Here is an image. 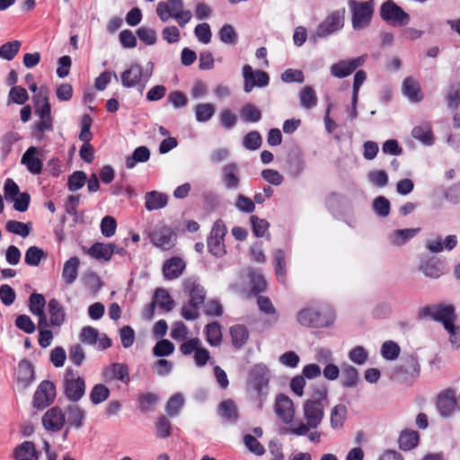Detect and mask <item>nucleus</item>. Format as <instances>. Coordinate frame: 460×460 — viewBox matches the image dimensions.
<instances>
[{
  "label": "nucleus",
  "instance_id": "8",
  "mask_svg": "<svg viewBox=\"0 0 460 460\" xmlns=\"http://www.w3.org/2000/svg\"><path fill=\"white\" fill-rule=\"evenodd\" d=\"M349 6L352 12V26L355 30H361L367 27L371 20L374 11L373 0L357 2L351 0Z\"/></svg>",
  "mask_w": 460,
  "mask_h": 460
},
{
  "label": "nucleus",
  "instance_id": "31",
  "mask_svg": "<svg viewBox=\"0 0 460 460\" xmlns=\"http://www.w3.org/2000/svg\"><path fill=\"white\" fill-rule=\"evenodd\" d=\"M402 93L411 102L422 100V93L419 83L411 77H407L402 83Z\"/></svg>",
  "mask_w": 460,
  "mask_h": 460
},
{
  "label": "nucleus",
  "instance_id": "41",
  "mask_svg": "<svg viewBox=\"0 0 460 460\" xmlns=\"http://www.w3.org/2000/svg\"><path fill=\"white\" fill-rule=\"evenodd\" d=\"M22 43L19 40L8 41L0 46V58L11 61L18 54Z\"/></svg>",
  "mask_w": 460,
  "mask_h": 460
},
{
  "label": "nucleus",
  "instance_id": "38",
  "mask_svg": "<svg viewBox=\"0 0 460 460\" xmlns=\"http://www.w3.org/2000/svg\"><path fill=\"white\" fill-rule=\"evenodd\" d=\"M341 385L346 388H352L358 385V370L349 365H345L341 368Z\"/></svg>",
  "mask_w": 460,
  "mask_h": 460
},
{
  "label": "nucleus",
  "instance_id": "17",
  "mask_svg": "<svg viewBox=\"0 0 460 460\" xmlns=\"http://www.w3.org/2000/svg\"><path fill=\"white\" fill-rule=\"evenodd\" d=\"M65 414L59 407L49 409L42 417V425L47 430L59 431L65 424Z\"/></svg>",
  "mask_w": 460,
  "mask_h": 460
},
{
  "label": "nucleus",
  "instance_id": "39",
  "mask_svg": "<svg viewBox=\"0 0 460 460\" xmlns=\"http://www.w3.org/2000/svg\"><path fill=\"white\" fill-rule=\"evenodd\" d=\"M412 137L422 143H429L433 141V134L431 127L429 123H422L413 128L411 131Z\"/></svg>",
  "mask_w": 460,
  "mask_h": 460
},
{
  "label": "nucleus",
  "instance_id": "18",
  "mask_svg": "<svg viewBox=\"0 0 460 460\" xmlns=\"http://www.w3.org/2000/svg\"><path fill=\"white\" fill-rule=\"evenodd\" d=\"M40 156V150L34 146H31L23 154L21 163L27 167L30 172L39 174L42 171V161Z\"/></svg>",
  "mask_w": 460,
  "mask_h": 460
},
{
  "label": "nucleus",
  "instance_id": "37",
  "mask_svg": "<svg viewBox=\"0 0 460 460\" xmlns=\"http://www.w3.org/2000/svg\"><path fill=\"white\" fill-rule=\"evenodd\" d=\"M419 439L420 436L417 431L405 429L400 434L399 447L402 450H411L418 445Z\"/></svg>",
  "mask_w": 460,
  "mask_h": 460
},
{
  "label": "nucleus",
  "instance_id": "35",
  "mask_svg": "<svg viewBox=\"0 0 460 460\" xmlns=\"http://www.w3.org/2000/svg\"><path fill=\"white\" fill-rule=\"evenodd\" d=\"M223 181L226 187L229 190H236L238 188L240 180L237 175V167L234 164L224 166Z\"/></svg>",
  "mask_w": 460,
  "mask_h": 460
},
{
  "label": "nucleus",
  "instance_id": "25",
  "mask_svg": "<svg viewBox=\"0 0 460 460\" xmlns=\"http://www.w3.org/2000/svg\"><path fill=\"white\" fill-rule=\"evenodd\" d=\"M49 314L50 316V325L59 327L66 318L64 306L56 298H52L48 304Z\"/></svg>",
  "mask_w": 460,
  "mask_h": 460
},
{
  "label": "nucleus",
  "instance_id": "27",
  "mask_svg": "<svg viewBox=\"0 0 460 460\" xmlns=\"http://www.w3.org/2000/svg\"><path fill=\"white\" fill-rule=\"evenodd\" d=\"M13 456L16 460H38L39 453L33 442L24 441L14 448Z\"/></svg>",
  "mask_w": 460,
  "mask_h": 460
},
{
  "label": "nucleus",
  "instance_id": "64",
  "mask_svg": "<svg viewBox=\"0 0 460 460\" xmlns=\"http://www.w3.org/2000/svg\"><path fill=\"white\" fill-rule=\"evenodd\" d=\"M208 248L209 252L217 257H221L226 252L224 240L213 236L208 239Z\"/></svg>",
  "mask_w": 460,
  "mask_h": 460
},
{
  "label": "nucleus",
  "instance_id": "10",
  "mask_svg": "<svg viewBox=\"0 0 460 460\" xmlns=\"http://www.w3.org/2000/svg\"><path fill=\"white\" fill-rule=\"evenodd\" d=\"M380 15L393 25H406L410 21V15L392 0H387L381 5Z\"/></svg>",
  "mask_w": 460,
  "mask_h": 460
},
{
  "label": "nucleus",
  "instance_id": "63",
  "mask_svg": "<svg viewBox=\"0 0 460 460\" xmlns=\"http://www.w3.org/2000/svg\"><path fill=\"white\" fill-rule=\"evenodd\" d=\"M99 332L92 327L85 326L82 329L80 333V340L82 342L89 345H96L98 341Z\"/></svg>",
  "mask_w": 460,
  "mask_h": 460
},
{
  "label": "nucleus",
  "instance_id": "12",
  "mask_svg": "<svg viewBox=\"0 0 460 460\" xmlns=\"http://www.w3.org/2000/svg\"><path fill=\"white\" fill-rule=\"evenodd\" d=\"M35 112L40 117V121L36 124L32 135L37 142H40L44 140V132L52 130V117L50 104L49 103V102H44L40 106L35 108Z\"/></svg>",
  "mask_w": 460,
  "mask_h": 460
},
{
  "label": "nucleus",
  "instance_id": "29",
  "mask_svg": "<svg viewBox=\"0 0 460 460\" xmlns=\"http://www.w3.org/2000/svg\"><path fill=\"white\" fill-rule=\"evenodd\" d=\"M167 202V196L156 190L146 192L145 195V207L148 211L163 208Z\"/></svg>",
  "mask_w": 460,
  "mask_h": 460
},
{
  "label": "nucleus",
  "instance_id": "20",
  "mask_svg": "<svg viewBox=\"0 0 460 460\" xmlns=\"http://www.w3.org/2000/svg\"><path fill=\"white\" fill-rule=\"evenodd\" d=\"M456 406L455 392L453 390H446L439 394L437 399V408L443 417H448L452 414Z\"/></svg>",
  "mask_w": 460,
  "mask_h": 460
},
{
  "label": "nucleus",
  "instance_id": "47",
  "mask_svg": "<svg viewBox=\"0 0 460 460\" xmlns=\"http://www.w3.org/2000/svg\"><path fill=\"white\" fill-rule=\"evenodd\" d=\"M87 181L86 173L83 171H75L69 175L67 180V189L74 192L82 189Z\"/></svg>",
  "mask_w": 460,
  "mask_h": 460
},
{
  "label": "nucleus",
  "instance_id": "40",
  "mask_svg": "<svg viewBox=\"0 0 460 460\" xmlns=\"http://www.w3.org/2000/svg\"><path fill=\"white\" fill-rule=\"evenodd\" d=\"M150 157V152L145 146H140L135 149L131 156L126 159V166L133 168L137 163L146 162Z\"/></svg>",
  "mask_w": 460,
  "mask_h": 460
},
{
  "label": "nucleus",
  "instance_id": "7",
  "mask_svg": "<svg viewBox=\"0 0 460 460\" xmlns=\"http://www.w3.org/2000/svg\"><path fill=\"white\" fill-rule=\"evenodd\" d=\"M63 388L66 397L71 402H78L85 393L84 378L77 376L74 369L68 367L63 379Z\"/></svg>",
  "mask_w": 460,
  "mask_h": 460
},
{
  "label": "nucleus",
  "instance_id": "43",
  "mask_svg": "<svg viewBox=\"0 0 460 460\" xmlns=\"http://www.w3.org/2000/svg\"><path fill=\"white\" fill-rule=\"evenodd\" d=\"M155 302L159 307L166 312H170L174 307V301L169 293L164 288H158L155 293Z\"/></svg>",
  "mask_w": 460,
  "mask_h": 460
},
{
  "label": "nucleus",
  "instance_id": "50",
  "mask_svg": "<svg viewBox=\"0 0 460 460\" xmlns=\"http://www.w3.org/2000/svg\"><path fill=\"white\" fill-rule=\"evenodd\" d=\"M46 305V299L43 295L39 293H32L29 297V309L30 312L36 315L44 313Z\"/></svg>",
  "mask_w": 460,
  "mask_h": 460
},
{
  "label": "nucleus",
  "instance_id": "51",
  "mask_svg": "<svg viewBox=\"0 0 460 460\" xmlns=\"http://www.w3.org/2000/svg\"><path fill=\"white\" fill-rule=\"evenodd\" d=\"M155 436L158 438H166L171 436L172 424L171 421L165 416H160L155 424Z\"/></svg>",
  "mask_w": 460,
  "mask_h": 460
},
{
  "label": "nucleus",
  "instance_id": "11",
  "mask_svg": "<svg viewBox=\"0 0 460 460\" xmlns=\"http://www.w3.org/2000/svg\"><path fill=\"white\" fill-rule=\"evenodd\" d=\"M243 91L251 93L254 87H265L270 83L268 73L261 70L253 71L250 65L243 66Z\"/></svg>",
  "mask_w": 460,
  "mask_h": 460
},
{
  "label": "nucleus",
  "instance_id": "22",
  "mask_svg": "<svg viewBox=\"0 0 460 460\" xmlns=\"http://www.w3.org/2000/svg\"><path fill=\"white\" fill-rule=\"evenodd\" d=\"M34 367L27 360L22 359L19 362L17 372V384L26 389L34 380Z\"/></svg>",
  "mask_w": 460,
  "mask_h": 460
},
{
  "label": "nucleus",
  "instance_id": "62",
  "mask_svg": "<svg viewBox=\"0 0 460 460\" xmlns=\"http://www.w3.org/2000/svg\"><path fill=\"white\" fill-rule=\"evenodd\" d=\"M250 221L252 226V232L254 235L257 237H262L270 226L269 223L265 219L260 218L257 216H252L250 217Z\"/></svg>",
  "mask_w": 460,
  "mask_h": 460
},
{
  "label": "nucleus",
  "instance_id": "53",
  "mask_svg": "<svg viewBox=\"0 0 460 460\" xmlns=\"http://www.w3.org/2000/svg\"><path fill=\"white\" fill-rule=\"evenodd\" d=\"M109 396L110 390L102 384L95 385L90 393V400L93 404H99L106 401Z\"/></svg>",
  "mask_w": 460,
  "mask_h": 460
},
{
  "label": "nucleus",
  "instance_id": "57",
  "mask_svg": "<svg viewBox=\"0 0 460 460\" xmlns=\"http://www.w3.org/2000/svg\"><path fill=\"white\" fill-rule=\"evenodd\" d=\"M372 207L375 213L381 217H385L390 213V201L384 196L376 198Z\"/></svg>",
  "mask_w": 460,
  "mask_h": 460
},
{
  "label": "nucleus",
  "instance_id": "56",
  "mask_svg": "<svg viewBox=\"0 0 460 460\" xmlns=\"http://www.w3.org/2000/svg\"><path fill=\"white\" fill-rule=\"evenodd\" d=\"M9 102H14L19 105L24 104L29 100V94L25 88L22 86H13L8 94Z\"/></svg>",
  "mask_w": 460,
  "mask_h": 460
},
{
  "label": "nucleus",
  "instance_id": "59",
  "mask_svg": "<svg viewBox=\"0 0 460 460\" xmlns=\"http://www.w3.org/2000/svg\"><path fill=\"white\" fill-rule=\"evenodd\" d=\"M174 350V345L169 340H161L156 342L153 348V353L156 357H166L171 355Z\"/></svg>",
  "mask_w": 460,
  "mask_h": 460
},
{
  "label": "nucleus",
  "instance_id": "60",
  "mask_svg": "<svg viewBox=\"0 0 460 460\" xmlns=\"http://www.w3.org/2000/svg\"><path fill=\"white\" fill-rule=\"evenodd\" d=\"M84 283L92 293L98 292L102 286L100 277L93 271H89L84 274Z\"/></svg>",
  "mask_w": 460,
  "mask_h": 460
},
{
  "label": "nucleus",
  "instance_id": "48",
  "mask_svg": "<svg viewBox=\"0 0 460 460\" xmlns=\"http://www.w3.org/2000/svg\"><path fill=\"white\" fill-rule=\"evenodd\" d=\"M347 415V408L344 404H338L333 407L331 412V426L333 429L342 427Z\"/></svg>",
  "mask_w": 460,
  "mask_h": 460
},
{
  "label": "nucleus",
  "instance_id": "33",
  "mask_svg": "<svg viewBox=\"0 0 460 460\" xmlns=\"http://www.w3.org/2000/svg\"><path fill=\"white\" fill-rule=\"evenodd\" d=\"M218 413L221 418L230 423H234L238 418L237 407L234 401L225 400L218 406Z\"/></svg>",
  "mask_w": 460,
  "mask_h": 460
},
{
  "label": "nucleus",
  "instance_id": "2",
  "mask_svg": "<svg viewBox=\"0 0 460 460\" xmlns=\"http://www.w3.org/2000/svg\"><path fill=\"white\" fill-rule=\"evenodd\" d=\"M155 11L163 22L173 19L181 28L185 27L192 18L191 11L184 9L183 0L161 1L157 4Z\"/></svg>",
  "mask_w": 460,
  "mask_h": 460
},
{
  "label": "nucleus",
  "instance_id": "5",
  "mask_svg": "<svg viewBox=\"0 0 460 460\" xmlns=\"http://www.w3.org/2000/svg\"><path fill=\"white\" fill-rule=\"evenodd\" d=\"M270 370L263 364L255 365L250 373V383L257 394V406L261 409L269 394Z\"/></svg>",
  "mask_w": 460,
  "mask_h": 460
},
{
  "label": "nucleus",
  "instance_id": "61",
  "mask_svg": "<svg viewBox=\"0 0 460 460\" xmlns=\"http://www.w3.org/2000/svg\"><path fill=\"white\" fill-rule=\"evenodd\" d=\"M15 326L26 332V333H33L36 330V325L31 319V317L27 314H20L15 319Z\"/></svg>",
  "mask_w": 460,
  "mask_h": 460
},
{
  "label": "nucleus",
  "instance_id": "58",
  "mask_svg": "<svg viewBox=\"0 0 460 460\" xmlns=\"http://www.w3.org/2000/svg\"><path fill=\"white\" fill-rule=\"evenodd\" d=\"M400 350V347L396 342L387 341L383 343L381 353L385 359L394 360L398 358Z\"/></svg>",
  "mask_w": 460,
  "mask_h": 460
},
{
  "label": "nucleus",
  "instance_id": "54",
  "mask_svg": "<svg viewBox=\"0 0 460 460\" xmlns=\"http://www.w3.org/2000/svg\"><path fill=\"white\" fill-rule=\"evenodd\" d=\"M207 341L211 346H218L222 341L220 325L217 323L207 325Z\"/></svg>",
  "mask_w": 460,
  "mask_h": 460
},
{
  "label": "nucleus",
  "instance_id": "21",
  "mask_svg": "<svg viewBox=\"0 0 460 460\" xmlns=\"http://www.w3.org/2000/svg\"><path fill=\"white\" fill-rule=\"evenodd\" d=\"M395 372L402 377L418 376L420 373V364L417 358L413 355L402 357L401 364L395 367Z\"/></svg>",
  "mask_w": 460,
  "mask_h": 460
},
{
  "label": "nucleus",
  "instance_id": "15",
  "mask_svg": "<svg viewBox=\"0 0 460 460\" xmlns=\"http://www.w3.org/2000/svg\"><path fill=\"white\" fill-rule=\"evenodd\" d=\"M56 397V387L50 381L41 382L33 396V406L43 409L49 406Z\"/></svg>",
  "mask_w": 460,
  "mask_h": 460
},
{
  "label": "nucleus",
  "instance_id": "6",
  "mask_svg": "<svg viewBox=\"0 0 460 460\" xmlns=\"http://www.w3.org/2000/svg\"><path fill=\"white\" fill-rule=\"evenodd\" d=\"M419 316L420 318L430 317L432 320L441 323L445 329H448L456 320L455 307L452 305L424 306L420 310Z\"/></svg>",
  "mask_w": 460,
  "mask_h": 460
},
{
  "label": "nucleus",
  "instance_id": "45",
  "mask_svg": "<svg viewBox=\"0 0 460 460\" xmlns=\"http://www.w3.org/2000/svg\"><path fill=\"white\" fill-rule=\"evenodd\" d=\"M67 421L70 425L75 428H80L83 425V420L84 418V411L77 405H69L66 408Z\"/></svg>",
  "mask_w": 460,
  "mask_h": 460
},
{
  "label": "nucleus",
  "instance_id": "42",
  "mask_svg": "<svg viewBox=\"0 0 460 460\" xmlns=\"http://www.w3.org/2000/svg\"><path fill=\"white\" fill-rule=\"evenodd\" d=\"M46 257L47 253L41 248L31 246L25 252L24 261L27 265L36 267Z\"/></svg>",
  "mask_w": 460,
  "mask_h": 460
},
{
  "label": "nucleus",
  "instance_id": "52",
  "mask_svg": "<svg viewBox=\"0 0 460 460\" xmlns=\"http://www.w3.org/2000/svg\"><path fill=\"white\" fill-rule=\"evenodd\" d=\"M240 116L244 121L254 123L261 119V112L253 104L247 103L242 108Z\"/></svg>",
  "mask_w": 460,
  "mask_h": 460
},
{
  "label": "nucleus",
  "instance_id": "9",
  "mask_svg": "<svg viewBox=\"0 0 460 460\" xmlns=\"http://www.w3.org/2000/svg\"><path fill=\"white\" fill-rule=\"evenodd\" d=\"M345 8L332 11L317 28L316 35L319 38H324L332 34L344 26Z\"/></svg>",
  "mask_w": 460,
  "mask_h": 460
},
{
  "label": "nucleus",
  "instance_id": "1",
  "mask_svg": "<svg viewBox=\"0 0 460 460\" xmlns=\"http://www.w3.org/2000/svg\"><path fill=\"white\" fill-rule=\"evenodd\" d=\"M313 399L304 402L303 411L305 423L297 422L288 429V432L296 436L307 435L310 429H315L321 424L324 416L323 401L327 397V390L314 392Z\"/></svg>",
  "mask_w": 460,
  "mask_h": 460
},
{
  "label": "nucleus",
  "instance_id": "23",
  "mask_svg": "<svg viewBox=\"0 0 460 460\" xmlns=\"http://www.w3.org/2000/svg\"><path fill=\"white\" fill-rule=\"evenodd\" d=\"M184 289L189 292L190 305L200 306L204 304L206 291L201 285L195 280L187 279L184 282Z\"/></svg>",
  "mask_w": 460,
  "mask_h": 460
},
{
  "label": "nucleus",
  "instance_id": "46",
  "mask_svg": "<svg viewBox=\"0 0 460 460\" xmlns=\"http://www.w3.org/2000/svg\"><path fill=\"white\" fill-rule=\"evenodd\" d=\"M275 271L279 281L286 282V261L285 253L279 249L274 252Z\"/></svg>",
  "mask_w": 460,
  "mask_h": 460
},
{
  "label": "nucleus",
  "instance_id": "19",
  "mask_svg": "<svg viewBox=\"0 0 460 460\" xmlns=\"http://www.w3.org/2000/svg\"><path fill=\"white\" fill-rule=\"evenodd\" d=\"M102 378L105 382L119 380L124 384L129 382V373L128 366L122 363H113L102 371Z\"/></svg>",
  "mask_w": 460,
  "mask_h": 460
},
{
  "label": "nucleus",
  "instance_id": "13",
  "mask_svg": "<svg viewBox=\"0 0 460 460\" xmlns=\"http://www.w3.org/2000/svg\"><path fill=\"white\" fill-rule=\"evenodd\" d=\"M149 238L151 243L162 251H168L175 245L176 236L168 226L155 228L149 234Z\"/></svg>",
  "mask_w": 460,
  "mask_h": 460
},
{
  "label": "nucleus",
  "instance_id": "49",
  "mask_svg": "<svg viewBox=\"0 0 460 460\" xmlns=\"http://www.w3.org/2000/svg\"><path fill=\"white\" fill-rule=\"evenodd\" d=\"M215 106L211 103H200L195 107V117L199 122L209 120L215 114Z\"/></svg>",
  "mask_w": 460,
  "mask_h": 460
},
{
  "label": "nucleus",
  "instance_id": "14",
  "mask_svg": "<svg viewBox=\"0 0 460 460\" xmlns=\"http://www.w3.org/2000/svg\"><path fill=\"white\" fill-rule=\"evenodd\" d=\"M367 58V55H362L349 60H341L331 66V74L337 78H344L363 66Z\"/></svg>",
  "mask_w": 460,
  "mask_h": 460
},
{
  "label": "nucleus",
  "instance_id": "30",
  "mask_svg": "<svg viewBox=\"0 0 460 460\" xmlns=\"http://www.w3.org/2000/svg\"><path fill=\"white\" fill-rule=\"evenodd\" d=\"M79 265L80 261L76 256L71 257L65 262L62 270V279L66 285H71L75 281L78 275Z\"/></svg>",
  "mask_w": 460,
  "mask_h": 460
},
{
  "label": "nucleus",
  "instance_id": "55",
  "mask_svg": "<svg viewBox=\"0 0 460 460\" xmlns=\"http://www.w3.org/2000/svg\"><path fill=\"white\" fill-rule=\"evenodd\" d=\"M5 229L13 234L20 235L22 237H26L31 233V227L28 224L16 221V220H9L5 225Z\"/></svg>",
  "mask_w": 460,
  "mask_h": 460
},
{
  "label": "nucleus",
  "instance_id": "26",
  "mask_svg": "<svg viewBox=\"0 0 460 460\" xmlns=\"http://www.w3.org/2000/svg\"><path fill=\"white\" fill-rule=\"evenodd\" d=\"M420 228L394 230L388 235V241L394 246H402L409 240L413 238L420 232Z\"/></svg>",
  "mask_w": 460,
  "mask_h": 460
},
{
  "label": "nucleus",
  "instance_id": "24",
  "mask_svg": "<svg viewBox=\"0 0 460 460\" xmlns=\"http://www.w3.org/2000/svg\"><path fill=\"white\" fill-rule=\"evenodd\" d=\"M185 269V262L179 257L166 261L163 267L164 276L166 279H174L180 277Z\"/></svg>",
  "mask_w": 460,
  "mask_h": 460
},
{
  "label": "nucleus",
  "instance_id": "32",
  "mask_svg": "<svg viewBox=\"0 0 460 460\" xmlns=\"http://www.w3.org/2000/svg\"><path fill=\"white\" fill-rule=\"evenodd\" d=\"M86 253L96 260L108 261L111 259L112 250L110 243H95L87 249Z\"/></svg>",
  "mask_w": 460,
  "mask_h": 460
},
{
  "label": "nucleus",
  "instance_id": "34",
  "mask_svg": "<svg viewBox=\"0 0 460 460\" xmlns=\"http://www.w3.org/2000/svg\"><path fill=\"white\" fill-rule=\"evenodd\" d=\"M300 105L304 109L311 110L317 105V95L312 86L306 85L303 87L299 93Z\"/></svg>",
  "mask_w": 460,
  "mask_h": 460
},
{
  "label": "nucleus",
  "instance_id": "28",
  "mask_svg": "<svg viewBox=\"0 0 460 460\" xmlns=\"http://www.w3.org/2000/svg\"><path fill=\"white\" fill-rule=\"evenodd\" d=\"M419 269L424 275L430 278H438L442 272L438 260L427 255L421 257Z\"/></svg>",
  "mask_w": 460,
  "mask_h": 460
},
{
  "label": "nucleus",
  "instance_id": "44",
  "mask_svg": "<svg viewBox=\"0 0 460 460\" xmlns=\"http://www.w3.org/2000/svg\"><path fill=\"white\" fill-rule=\"evenodd\" d=\"M183 405L184 398L181 394L177 393L167 401L165 411L170 417H175L178 415Z\"/></svg>",
  "mask_w": 460,
  "mask_h": 460
},
{
  "label": "nucleus",
  "instance_id": "36",
  "mask_svg": "<svg viewBox=\"0 0 460 460\" xmlns=\"http://www.w3.org/2000/svg\"><path fill=\"white\" fill-rule=\"evenodd\" d=\"M230 334L232 337L233 345L240 349L248 341L249 332L248 329L243 324H236L230 328Z\"/></svg>",
  "mask_w": 460,
  "mask_h": 460
},
{
  "label": "nucleus",
  "instance_id": "3",
  "mask_svg": "<svg viewBox=\"0 0 460 460\" xmlns=\"http://www.w3.org/2000/svg\"><path fill=\"white\" fill-rule=\"evenodd\" d=\"M153 63L149 62L144 68L137 63H132L120 74L121 84L126 88L137 87L139 93H143L153 74Z\"/></svg>",
  "mask_w": 460,
  "mask_h": 460
},
{
  "label": "nucleus",
  "instance_id": "16",
  "mask_svg": "<svg viewBox=\"0 0 460 460\" xmlns=\"http://www.w3.org/2000/svg\"><path fill=\"white\" fill-rule=\"evenodd\" d=\"M274 410L284 423L288 424L293 421L295 409L293 402L288 396L279 394L275 400Z\"/></svg>",
  "mask_w": 460,
  "mask_h": 460
},
{
  "label": "nucleus",
  "instance_id": "4",
  "mask_svg": "<svg viewBox=\"0 0 460 460\" xmlns=\"http://www.w3.org/2000/svg\"><path fill=\"white\" fill-rule=\"evenodd\" d=\"M296 320L303 326L322 328L333 323L334 314L330 309L319 310L308 307L297 313Z\"/></svg>",
  "mask_w": 460,
  "mask_h": 460
}]
</instances>
